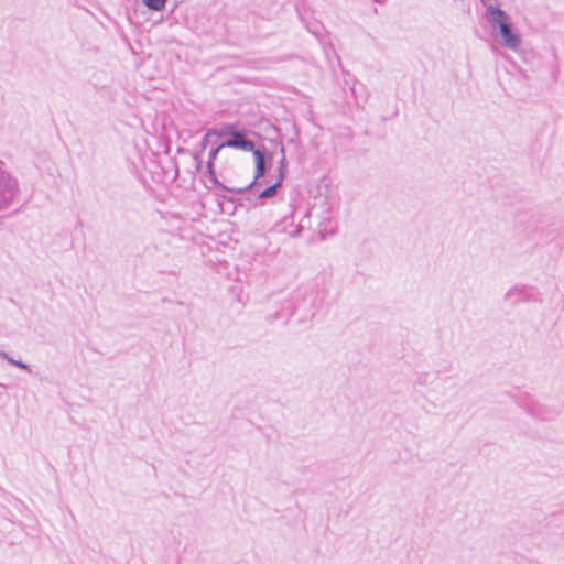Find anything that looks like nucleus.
Masks as SVG:
<instances>
[{
  "instance_id": "nucleus-11",
  "label": "nucleus",
  "mask_w": 564,
  "mask_h": 564,
  "mask_svg": "<svg viewBox=\"0 0 564 564\" xmlns=\"http://www.w3.org/2000/svg\"><path fill=\"white\" fill-rule=\"evenodd\" d=\"M280 151H281L282 156L279 161V166H278L279 175H278L276 181L282 183L286 175L288 162H286V158H285V149L283 145H281Z\"/></svg>"
},
{
  "instance_id": "nucleus-16",
  "label": "nucleus",
  "mask_w": 564,
  "mask_h": 564,
  "mask_svg": "<svg viewBox=\"0 0 564 564\" xmlns=\"http://www.w3.org/2000/svg\"><path fill=\"white\" fill-rule=\"evenodd\" d=\"M302 231V226H297L296 229L293 232H290L291 237H299Z\"/></svg>"
},
{
  "instance_id": "nucleus-13",
  "label": "nucleus",
  "mask_w": 564,
  "mask_h": 564,
  "mask_svg": "<svg viewBox=\"0 0 564 564\" xmlns=\"http://www.w3.org/2000/svg\"><path fill=\"white\" fill-rule=\"evenodd\" d=\"M235 129H236V127L234 124H224L219 129H215L214 135H217V137L231 135L232 132L235 131Z\"/></svg>"
},
{
  "instance_id": "nucleus-3",
  "label": "nucleus",
  "mask_w": 564,
  "mask_h": 564,
  "mask_svg": "<svg viewBox=\"0 0 564 564\" xmlns=\"http://www.w3.org/2000/svg\"><path fill=\"white\" fill-rule=\"evenodd\" d=\"M20 194L19 181L0 165V213L14 205Z\"/></svg>"
},
{
  "instance_id": "nucleus-2",
  "label": "nucleus",
  "mask_w": 564,
  "mask_h": 564,
  "mask_svg": "<svg viewBox=\"0 0 564 564\" xmlns=\"http://www.w3.org/2000/svg\"><path fill=\"white\" fill-rule=\"evenodd\" d=\"M291 313L299 324L312 322L322 305V297L316 290H306L293 301H289Z\"/></svg>"
},
{
  "instance_id": "nucleus-4",
  "label": "nucleus",
  "mask_w": 564,
  "mask_h": 564,
  "mask_svg": "<svg viewBox=\"0 0 564 564\" xmlns=\"http://www.w3.org/2000/svg\"><path fill=\"white\" fill-rule=\"evenodd\" d=\"M252 153H253L254 161H256V171H254L253 181L250 184L246 185L245 187H239V188L223 186L224 191L229 192V193H239L240 194V193H245L247 191H251L261 184L260 180L262 177H264V175L267 173L265 152L261 149H257Z\"/></svg>"
},
{
  "instance_id": "nucleus-9",
  "label": "nucleus",
  "mask_w": 564,
  "mask_h": 564,
  "mask_svg": "<svg viewBox=\"0 0 564 564\" xmlns=\"http://www.w3.org/2000/svg\"><path fill=\"white\" fill-rule=\"evenodd\" d=\"M528 299V293L524 286H513L506 294V302L516 305L521 301H525Z\"/></svg>"
},
{
  "instance_id": "nucleus-1",
  "label": "nucleus",
  "mask_w": 564,
  "mask_h": 564,
  "mask_svg": "<svg viewBox=\"0 0 564 564\" xmlns=\"http://www.w3.org/2000/svg\"><path fill=\"white\" fill-rule=\"evenodd\" d=\"M485 17L494 29H499L500 44L502 46L512 51H517L520 47L521 36L513 30L510 17L502 9L495 4H489L486 8Z\"/></svg>"
},
{
  "instance_id": "nucleus-15",
  "label": "nucleus",
  "mask_w": 564,
  "mask_h": 564,
  "mask_svg": "<svg viewBox=\"0 0 564 564\" xmlns=\"http://www.w3.org/2000/svg\"><path fill=\"white\" fill-rule=\"evenodd\" d=\"M214 133H215V129H209V130L206 132V134L203 137V139H202V141H200V148H202V150H205V149L208 147V144H209V138H210L212 135H214Z\"/></svg>"
},
{
  "instance_id": "nucleus-6",
  "label": "nucleus",
  "mask_w": 564,
  "mask_h": 564,
  "mask_svg": "<svg viewBox=\"0 0 564 564\" xmlns=\"http://www.w3.org/2000/svg\"><path fill=\"white\" fill-rule=\"evenodd\" d=\"M223 145H225V148L228 147L251 152L258 149L256 148L254 142L246 137L245 132L237 129H235L230 139L223 142Z\"/></svg>"
},
{
  "instance_id": "nucleus-8",
  "label": "nucleus",
  "mask_w": 564,
  "mask_h": 564,
  "mask_svg": "<svg viewBox=\"0 0 564 564\" xmlns=\"http://www.w3.org/2000/svg\"><path fill=\"white\" fill-rule=\"evenodd\" d=\"M291 317H293V315L291 313L290 303L286 302L282 305L280 310H276L273 314L268 315L267 321L270 324H273L275 322H282L285 324Z\"/></svg>"
},
{
  "instance_id": "nucleus-5",
  "label": "nucleus",
  "mask_w": 564,
  "mask_h": 564,
  "mask_svg": "<svg viewBox=\"0 0 564 564\" xmlns=\"http://www.w3.org/2000/svg\"><path fill=\"white\" fill-rule=\"evenodd\" d=\"M524 406L530 415L541 421H551L558 414L555 409L533 400H529Z\"/></svg>"
},
{
  "instance_id": "nucleus-10",
  "label": "nucleus",
  "mask_w": 564,
  "mask_h": 564,
  "mask_svg": "<svg viewBox=\"0 0 564 564\" xmlns=\"http://www.w3.org/2000/svg\"><path fill=\"white\" fill-rule=\"evenodd\" d=\"M282 183L275 181L272 185L268 186L263 191L259 192L256 199H267L276 195L278 189L281 187Z\"/></svg>"
},
{
  "instance_id": "nucleus-12",
  "label": "nucleus",
  "mask_w": 564,
  "mask_h": 564,
  "mask_svg": "<svg viewBox=\"0 0 564 564\" xmlns=\"http://www.w3.org/2000/svg\"><path fill=\"white\" fill-rule=\"evenodd\" d=\"M167 0H143V3L153 11H162L166 6Z\"/></svg>"
},
{
  "instance_id": "nucleus-14",
  "label": "nucleus",
  "mask_w": 564,
  "mask_h": 564,
  "mask_svg": "<svg viewBox=\"0 0 564 564\" xmlns=\"http://www.w3.org/2000/svg\"><path fill=\"white\" fill-rule=\"evenodd\" d=\"M4 356L8 359L9 364L14 365L15 367H18L20 369L26 370L28 372L32 371L30 366L28 364L23 362L22 360H15V359L9 358L7 355H4Z\"/></svg>"
},
{
  "instance_id": "nucleus-7",
  "label": "nucleus",
  "mask_w": 564,
  "mask_h": 564,
  "mask_svg": "<svg viewBox=\"0 0 564 564\" xmlns=\"http://www.w3.org/2000/svg\"><path fill=\"white\" fill-rule=\"evenodd\" d=\"M225 148V145H223V143H220L219 145L213 148L209 152V155H208V162H207V171H206V175L208 177V180L213 183L214 186L216 187H220L223 189V186H225L223 183H220L216 176V172H215V160L219 153V151Z\"/></svg>"
}]
</instances>
